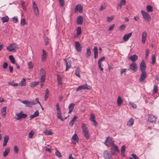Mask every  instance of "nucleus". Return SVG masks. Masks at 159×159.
Here are the masks:
<instances>
[{
  "mask_svg": "<svg viewBox=\"0 0 159 159\" xmlns=\"http://www.w3.org/2000/svg\"><path fill=\"white\" fill-rule=\"evenodd\" d=\"M8 64L6 62H4L2 66V67L4 69H6L7 68Z\"/></svg>",
  "mask_w": 159,
  "mask_h": 159,
  "instance_id": "052dcab7",
  "label": "nucleus"
},
{
  "mask_svg": "<svg viewBox=\"0 0 159 159\" xmlns=\"http://www.w3.org/2000/svg\"><path fill=\"white\" fill-rule=\"evenodd\" d=\"M59 4L61 7H62L64 5L65 1L64 0H58Z\"/></svg>",
  "mask_w": 159,
  "mask_h": 159,
  "instance_id": "09e8293b",
  "label": "nucleus"
},
{
  "mask_svg": "<svg viewBox=\"0 0 159 159\" xmlns=\"http://www.w3.org/2000/svg\"><path fill=\"white\" fill-rule=\"evenodd\" d=\"M93 51L94 53H98V48L97 47L95 46L94 47Z\"/></svg>",
  "mask_w": 159,
  "mask_h": 159,
  "instance_id": "13d9d810",
  "label": "nucleus"
},
{
  "mask_svg": "<svg viewBox=\"0 0 159 159\" xmlns=\"http://www.w3.org/2000/svg\"><path fill=\"white\" fill-rule=\"evenodd\" d=\"M147 36V33L146 31H143L142 33V42L143 44L145 43L146 39Z\"/></svg>",
  "mask_w": 159,
  "mask_h": 159,
  "instance_id": "f3484780",
  "label": "nucleus"
},
{
  "mask_svg": "<svg viewBox=\"0 0 159 159\" xmlns=\"http://www.w3.org/2000/svg\"><path fill=\"white\" fill-rule=\"evenodd\" d=\"M116 152H119V150H118V147L116 145L115 146L114 145L112 146V147L111 148V152L112 154L115 155L116 154Z\"/></svg>",
  "mask_w": 159,
  "mask_h": 159,
  "instance_id": "f8f14e48",
  "label": "nucleus"
},
{
  "mask_svg": "<svg viewBox=\"0 0 159 159\" xmlns=\"http://www.w3.org/2000/svg\"><path fill=\"white\" fill-rule=\"evenodd\" d=\"M9 138V136L7 135L5 136L4 137V139L3 143V146H5L7 145V143L8 141Z\"/></svg>",
  "mask_w": 159,
  "mask_h": 159,
  "instance_id": "bb28decb",
  "label": "nucleus"
},
{
  "mask_svg": "<svg viewBox=\"0 0 159 159\" xmlns=\"http://www.w3.org/2000/svg\"><path fill=\"white\" fill-rule=\"evenodd\" d=\"M12 20L14 23H16L18 21V18L16 16H14L12 18Z\"/></svg>",
  "mask_w": 159,
  "mask_h": 159,
  "instance_id": "603ef678",
  "label": "nucleus"
},
{
  "mask_svg": "<svg viewBox=\"0 0 159 159\" xmlns=\"http://www.w3.org/2000/svg\"><path fill=\"white\" fill-rule=\"evenodd\" d=\"M87 51L86 52V57L89 58L91 55V52L90 48L89 47L87 48Z\"/></svg>",
  "mask_w": 159,
  "mask_h": 159,
  "instance_id": "c85d7f7f",
  "label": "nucleus"
},
{
  "mask_svg": "<svg viewBox=\"0 0 159 159\" xmlns=\"http://www.w3.org/2000/svg\"><path fill=\"white\" fill-rule=\"evenodd\" d=\"M81 33V29L80 27H79L77 29V34L78 35H80Z\"/></svg>",
  "mask_w": 159,
  "mask_h": 159,
  "instance_id": "a18cd8bd",
  "label": "nucleus"
},
{
  "mask_svg": "<svg viewBox=\"0 0 159 159\" xmlns=\"http://www.w3.org/2000/svg\"><path fill=\"white\" fill-rule=\"evenodd\" d=\"M81 128L82 129L84 136L87 139H88L89 137V134L87 127L84 123H83L82 124Z\"/></svg>",
  "mask_w": 159,
  "mask_h": 159,
  "instance_id": "f257e3e1",
  "label": "nucleus"
},
{
  "mask_svg": "<svg viewBox=\"0 0 159 159\" xmlns=\"http://www.w3.org/2000/svg\"><path fill=\"white\" fill-rule=\"evenodd\" d=\"M56 151L55 152V154L57 156L59 157H62L61 154L60 152L57 149V148H56Z\"/></svg>",
  "mask_w": 159,
  "mask_h": 159,
  "instance_id": "c03bdc74",
  "label": "nucleus"
},
{
  "mask_svg": "<svg viewBox=\"0 0 159 159\" xmlns=\"http://www.w3.org/2000/svg\"><path fill=\"white\" fill-rule=\"evenodd\" d=\"M40 83V82H32L30 83V86L31 87H34L38 85Z\"/></svg>",
  "mask_w": 159,
  "mask_h": 159,
  "instance_id": "4c0bfd02",
  "label": "nucleus"
},
{
  "mask_svg": "<svg viewBox=\"0 0 159 159\" xmlns=\"http://www.w3.org/2000/svg\"><path fill=\"white\" fill-rule=\"evenodd\" d=\"M129 69L134 72H136L138 70V66L135 62H133L130 65Z\"/></svg>",
  "mask_w": 159,
  "mask_h": 159,
  "instance_id": "1a4fd4ad",
  "label": "nucleus"
},
{
  "mask_svg": "<svg viewBox=\"0 0 159 159\" xmlns=\"http://www.w3.org/2000/svg\"><path fill=\"white\" fill-rule=\"evenodd\" d=\"M75 12H77L79 11L80 12H82L83 11V7L81 6V5L80 4H79L77 5L76 7L75 8Z\"/></svg>",
  "mask_w": 159,
  "mask_h": 159,
  "instance_id": "ddd939ff",
  "label": "nucleus"
},
{
  "mask_svg": "<svg viewBox=\"0 0 159 159\" xmlns=\"http://www.w3.org/2000/svg\"><path fill=\"white\" fill-rule=\"evenodd\" d=\"M2 23H4L7 22L9 20V18L7 16H5L4 17H2L1 18Z\"/></svg>",
  "mask_w": 159,
  "mask_h": 159,
  "instance_id": "cd10ccee",
  "label": "nucleus"
},
{
  "mask_svg": "<svg viewBox=\"0 0 159 159\" xmlns=\"http://www.w3.org/2000/svg\"><path fill=\"white\" fill-rule=\"evenodd\" d=\"M130 104L132 105V106L133 108H137L136 105L135 104H134V103H130Z\"/></svg>",
  "mask_w": 159,
  "mask_h": 159,
  "instance_id": "338daca9",
  "label": "nucleus"
},
{
  "mask_svg": "<svg viewBox=\"0 0 159 159\" xmlns=\"http://www.w3.org/2000/svg\"><path fill=\"white\" fill-rule=\"evenodd\" d=\"M18 49L17 45L15 43L11 44L7 47V49L9 52L15 51Z\"/></svg>",
  "mask_w": 159,
  "mask_h": 159,
  "instance_id": "20e7f679",
  "label": "nucleus"
},
{
  "mask_svg": "<svg viewBox=\"0 0 159 159\" xmlns=\"http://www.w3.org/2000/svg\"><path fill=\"white\" fill-rule=\"evenodd\" d=\"M20 24L22 26H24L25 24V19L24 18H22L20 21Z\"/></svg>",
  "mask_w": 159,
  "mask_h": 159,
  "instance_id": "4d7b16f0",
  "label": "nucleus"
},
{
  "mask_svg": "<svg viewBox=\"0 0 159 159\" xmlns=\"http://www.w3.org/2000/svg\"><path fill=\"white\" fill-rule=\"evenodd\" d=\"M83 22V17L82 16H80L78 17L77 19V22L78 24H81Z\"/></svg>",
  "mask_w": 159,
  "mask_h": 159,
  "instance_id": "b1692460",
  "label": "nucleus"
},
{
  "mask_svg": "<svg viewBox=\"0 0 159 159\" xmlns=\"http://www.w3.org/2000/svg\"><path fill=\"white\" fill-rule=\"evenodd\" d=\"M42 52L43 53L41 56V59L42 61H44L47 57V54L45 50L44 49L42 50Z\"/></svg>",
  "mask_w": 159,
  "mask_h": 159,
  "instance_id": "6ab92c4d",
  "label": "nucleus"
},
{
  "mask_svg": "<svg viewBox=\"0 0 159 159\" xmlns=\"http://www.w3.org/2000/svg\"><path fill=\"white\" fill-rule=\"evenodd\" d=\"M125 145H124L122 146L121 149V153H122L123 154V156L124 157L125 156L124 154V152H125Z\"/></svg>",
  "mask_w": 159,
  "mask_h": 159,
  "instance_id": "37998d69",
  "label": "nucleus"
},
{
  "mask_svg": "<svg viewBox=\"0 0 159 159\" xmlns=\"http://www.w3.org/2000/svg\"><path fill=\"white\" fill-rule=\"evenodd\" d=\"M64 60L66 62V67L65 70L66 71H67L69 70V69L71 66V61H67V60L66 59H64Z\"/></svg>",
  "mask_w": 159,
  "mask_h": 159,
  "instance_id": "412c9836",
  "label": "nucleus"
},
{
  "mask_svg": "<svg viewBox=\"0 0 159 159\" xmlns=\"http://www.w3.org/2000/svg\"><path fill=\"white\" fill-rule=\"evenodd\" d=\"M126 3V0H121L119 4H118V7H119L120 8L122 6L125 5Z\"/></svg>",
  "mask_w": 159,
  "mask_h": 159,
  "instance_id": "c756f323",
  "label": "nucleus"
},
{
  "mask_svg": "<svg viewBox=\"0 0 159 159\" xmlns=\"http://www.w3.org/2000/svg\"><path fill=\"white\" fill-rule=\"evenodd\" d=\"M44 133L47 135H50L52 134V133L50 130H46L44 131Z\"/></svg>",
  "mask_w": 159,
  "mask_h": 159,
  "instance_id": "de8ad7c7",
  "label": "nucleus"
},
{
  "mask_svg": "<svg viewBox=\"0 0 159 159\" xmlns=\"http://www.w3.org/2000/svg\"><path fill=\"white\" fill-rule=\"evenodd\" d=\"M71 140L73 143L75 144L78 142L79 138L77 134H75L71 138Z\"/></svg>",
  "mask_w": 159,
  "mask_h": 159,
  "instance_id": "2eb2a0df",
  "label": "nucleus"
},
{
  "mask_svg": "<svg viewBox=\"0 0 159 159\" xmlns=\"http://www.w3.org/2000/svg\"><path fill=\"white\" fill-rule=\"evenodd\" d=\"M106 7V5L105 4H102L99 9L100 11H102L105 9Z\"/></svg>",
  "mask_w": 159,
  "mask_h": 159,
  "instance_id": "864d4df0",
  "label": "nucleus"
},
{
  "mask_svg": "<svg viewBox=\"0 0 159 159\" xmlns=\"http://www.w3.org/2000/svg\"><path fill=\"white\" fill-rule=\"evenodd\" d=\"M27 116V115L26 114H23L22 113V111H21L20 113H17L16 114L15 118L17 120H19L21 119L25 118Z\"/></svg>",
  "mask_w": 159,
  "mask_h": 159,
  "instance_id": "0eeeda50",
  "label": "nucleus"
},
{
  "mask_svg": "<svg viewBox=\"0 0 159 159\" xmlns=\"http://www.w3.org/2000/svg\"><path fill=\"white\" fill-rule=\"evenodd\" d=\"M146 8L148 12H152L153 11L152 7L150 5H148Z\"/></svg>",
  "mask_w": 159,
  "mask_h": 159,
  "instance_id": "72a5a7b5",
  "label": "nucleus"
},
{
  "mask_svg": "<svg viewBox=\"0 0 159 159\" xmlns=\"http://www.w3.org/2000/svg\"><path fill=\"white\" fill-rule=\"evenodd\" d=\"M140 70L141 72H145V70L146 69V65L144 60H143L141 63L140 66Z\"/></svg>",
  "mask_w": 159,
  "mask_h": 159,
  "instance_id": "9d476101",
  "label": "nucleus"
},
{
  "mask_svg": "<svg viewBox=\"0 0 159 159\" xmlns=\"http://www.w3.org/2000/svg\"><path fill=\"white\" fill-rule=\"evenodd\" d=\"M8 83L9 84L15 87L17 86L18 85V84L17 83H14L12 82H8Z\"/></svg>",
  "mask_w": 159,
  "mask_h": 159,
  "instance_id": "5fc2aeb1",
  "label": "nucleus"
},
{
  "mask_svg": "<svg viewBox=\"0 0 159 159\" xmlns=\"http://www.w3.org/2000/svg\"><path fill=\"white\" fill-rule=\"evenodd\" d=\"M40 75H46V72L43 69H41L40 71Z\"/></svg>",
  "mask_w": 159,
  "mask_h": 159,
  "instance_id": "79ce46f5",
  "label": "nucleus"
},
{
  "mask_svg": "<svg viewBox=\"0 0 159 159\" xmlns=\"http://www.w3.org/2000/svg\"><path fill=\"white\" fill-rule=\"evenodd\" d=\"M56 106L57 111V117L58 119H60L61 120L63 121L64 119L61 116L62 113L60 110L59 104L58 103H57Z\"/></svg>",
  "mask_w": 159,
  "mask_h": 159,
  "instance_id": "39448f33",
  "label": "nucleus"
},
{
  "mask_svg": "<svg viewBox=\"0 0 159 159\" xmlns=\"http://www.w3.org/2000/svg\"><path fill=\"white\" fill-rule=\"evenodd\" d=\"M21 102L26 105L25 107H31L32 105L36 104V102L34 100L30 101L28 100L22 101Z\"/></svg>",
  "mask_w": 159,
  "mask_h": 159,
  "instance_id": "423d86ee",
  "label": "nucleus"
},
{
  "mask_svg": "<svg viewBox=\"0 0 159 159\" xmlns=\"http://www.w3.org/2000/svg\"><path fill=\"white\" fill-rule=\"evenodd\" d=\"M57 80L58 84H61L62 83V78L59 75H57Z\"/></svg>",
  "mask_w": 159,
  "mask_h": 159,
  "instance_id": "e433bc0d",
  "label": "nucleus"
},
{
  "mask_svg": "<svg viewBox=\"0 0 159 159\" xmlns=\"http://www.w3.org/2000/svg\"><path fill=\"white\" fill-rule=\"evenodd\" d=\"M157 118V117H156L155 116L152 115H149L148 118V120L150 122H154L156 121Z\"/></svg>",
  "mask_w": 159,
  "mask_h": 159,
  "instance_id": "dca6fc26",
  "label": "nucleus"
},
{
  "mask_svg": "<svg viewBox=\"0 0 159 159\" xmlns=\"http://www.w3.org/2000/svg\"><path fill=\"white\" fill-rule=\"evenodd\" d=\"M10 152V148L9 147L6 148L5 150L3 152V156L5 157L8 155Z\"/></svg>",
  "mask_w": 159,
  "mask_h": 159,
  "instance_id": "2f4dec72",
  "label": "nucleus"
},
{
  "mask_svg": "<svg viewBox=\"0 0 159 159\" xmlns=\"http://www.w3.org/2000/svg\"><path fill=\"white\" fill-rule=\"evenodd\" d=\"M9 59L10 60L11 62L13 64L15 63V61L14 58L12 55H10L9 56Z\"/></svg>",
  "mask_w": 159,
  "mask_h": 159,
  "instance_id": "58836bf2",
  "label": "nucleus"
},
{
  "mask_svg": "<svg viewBox=\"0 0 159 159\" xmlns=\"http://www.w3.org/2000/svg\"><path fill=\"white\" fill-rule=\"evenodd\" d=\"M18 148L16 146H14V150L15 152H17L18 151Z\"/></svg>",
  "mask_w": 159,
  "mask_h": 159,
  "instance_id": "680f3d73",
  "label": "nucleus"
},
{
  "mask_svg": "<svg viewBox=\"0 0 159 159\" xmlns=\"http://www.w3.org/2000/svg\"><path fill=\"white\" fill-rule=\"evenodd\" d=\"M34 134V132L33 131H31L29 133V137L30 138H31Z\"/></svg>",
  "mask_w": 159,
  "mask_h": 159,
  "instance_id": "6e6d98bb",
  "label": "nucleus"
},
{
  "mask_svg": "<svg viewBox=\"0 0 159 159\" xmlns=\"http://www.w3.org/2000/svg\"><path fill=\"white\" fill-rule=\"evenodd\" d=\"M103 156L105 159H112L111 155L109 154L107 150H105L103 152Z\"/></svg>",
  "mask_w": 159,
  "mask_h": 159,
  "instance_id": "4468645a",
  "label": "nucleus"
},
{
  "mask_svg": "<svg viewBox=\"0 0 159 159\" xmlns=\"http://www.w3.org/2000/svg\"><path fill=\"white\" fill-rule=\"evenodd\" d=\"M134 121L133 119L130 118L128 121L127 125L128 126H130L133 125L134 124Z\"/></svg>",
  "mask_w": 159,
  "mask_h": 159,
  "instance_id": "c9c22d12",
  "label": "nucleus"
},
{
  "mask_svg": "<svg viewBox=\"0 0 159 159\" xmlns=\"http://www.w3.org/2000/svg\"><path fill=\"white\" fill-rule=\"evenodd\" d=\"M28 66L29 69H32L33 68L34 65L32 62L30 61L28 63Z\"/></svg>",
  "mask_w": 159,
  "mask_h": 159,
  "instance_id": "ea45409f",
  "label": "nucleus"
},
{
  "mask_svg": "<svg viewBox=\"0 0 159 159\" xmlns=\"http://www.w3.org/2000/svg\"><path fill=\"white\" fill-rule=\"evenodd\" d=\"M7 109V107H4L1 110V112L2 114V117L3 118H4L6 116V110Z\"/></svg>",
  "mask_w": 159,
  "mask_h": 159,
  "instance_id": "5701e85b",
  "label": "nucleus"
},
{
  "mask_svg": "<svg viewBox=\"0 0 159 159\" xmlns=\"http://www.w3.org/2000/svg\"><path fill=\"white\" fill-rule=\"evenodd\" d=\"M127 70L128 69H121L120 72L121 75H122L124 72H125V71Z\"/></svg>",
  "mask_w": 159,
  "mask_h": 159,
  "instance_id": "69168bd1",
  "label": "nucleus"
},
{
  "mask_svg": "<svg viewBox=\"0 0 159 159\" xmlns=\"http://www.w3.org/2000/svg\"><path fill=\"white\" fill-rule=\"evenodd\" d=\"M25 80V79L23 78L21 80L19 84V85L20 86H25L26 85Z\"/></svg>",
  "mask_w": 159,
  "mask_h": 159,
  "instance_id": "f704fd0d",
  "label": "nucleus"
},
{
  "mask_svg": "<svg viewBox=\"0 0 159 159\" xmlns=\"http://www.w3.org/2000/svg\"><path fill=\"white\" fill-rule=\"evenodd\" d=\"M142 73L139 79V80L141 82L143 81L146 78L147 76V73L146 72H142Z\"/></svg>",
  "mask_w": 159,
  "mask_h": 159,
  "instance_id": "a211bd4d",
  "label": "nucleus"
},
{
  "mask_svg": "<svg viewBox=\"0 0 159 159\" xmlns=\"http://www.w3.org/2000/svg\"><path fill=\"white\" fill-rule=\"evenodd\" d=\"M91 117L90 118V120L92 121H93V120H95V115L93 114H91Z\"/></svg>",
  "mask_w": 159,
  "mask_h": 159,
  "instance_id": "3c124183",
  "label": "nucleus"
},
{
  "mask_svg": "<svg viewBox=\"0 0 159 159\" xmlns=\"http://www.w3.org/2000/svg\"><path fill=\"white\" fill-rule=\"evenodd\" d=\"M104 143L106 146L108 147L114 145L113 139L109 137L107 138Z\"/></svg>",
  "mask_w": 159,
  "mask_h": 159,
  "instance_id": "7ed1b4c3",
  "label": "nucleus"
},
{
  "mask_svg": "<svg viewBox=\"0 0 159 159\" xmlns=\"http://www.w3.org/2000/svg\"><path fill=\"white\" fill-rule=\"evenodd\" d=\"M115 26V24H113L111 25L109 28V30H111L113 29L114 28Z\"/></svg>",
  "mask_w": 159,
  "mask_h": 159,
  "instance_id": "0e129e2a",
  "label": "nucleus"
},
{
  "mask_svg": "<svg viewBox=\"0 0 159 159\" xmlns=\"http://www.w3.org/2000/svg\"><path fill=\"white\" fill-rule=\"evenodd\" d=\"M132 34V32L129 33L128 34H125L123 37V40L124 41H127L129 38L131 36Z\"/></svg>",
  "mask_w": 159,
  "mask_h": 159,
  "instance_id": "aec40b11",
  "label": "nucleus"
},
{
  "mask_svg": "<svg viewBox=\"0 0 159 159\" xmlns=\"http://www.w3.org/2000/svg\"><path fill=\"white\" fill-rule=\"evenodd\" d=\"M91 89V87L90 86L85 84L81 85L77 88L76 89V91L78 92L83 89Z\"/></svg>",
  "mask_w": 159,
  "mask_h": 159,
  "instance_id": "6e6552de",
  "label": "nucleus"
},
{
  "mask_svg": "<svg viewBox=\"0 0 159 159\" xmlns=\"http://www.w3.org/2000/svg\"><path fill=\"white\" fill-rule=\"evenodd\" d=\"M46 75H41V77H40V82H44L45 78H46Z\"/></svg>",
  "mask_w": 159,
  "mask_h": 159,
  "instance_id": "8fccbe9b",
  "label": "nucleus"
},
{
  "mask_svg": "<svg viewBox=\"0 0 159 159\" xmlns=\"http://www.w3.org/2000/svg\"><path fill=\"white\" fill-rule=\"evenodd\" d=\"M138 59V57L136 55H134L129 57V59L132 61L134 62Z\"/></svg>",
  "mask_w": 159,
  "mask_h": 159,
  "instance_id": "393cba45",
  "label": "nucleus"
},
{
  "mask_svg": "<svg viewBox=\"0 0 159 159\" xmlns=\"http://www.w3.org/2000/svg\"><path fill=\"white\" fill-rule=\"evenodd\" d=\"M44 40L45 43V45H47L49 42L48 38L47 37H45L44 39Z\"/></svg>",
  "mask_w": 159,
  "mask_h": 159,
  "instance_id": "bf43d9fd",
  "label": "nucleus"
},
{
  "mask_svg": "<svg viewBox=\"0 0 159 159\" xmlns=\"http://www.w3.org/2000/svg\"><path fill=\"white\" fill-rule=\"evenodd\" d=\"M152 65H154L156 61V57L154 55H153L152 57Z\"/></svg>",
  "mask_w": 159,
  "mask_h": 159,
  "instance_id": "49530a36",
  "label": "nucleus"
},
{
  "mask_svg": "<svg viewBox=\"0 0 159 159\" xmlns=\"http://www.w3.org/2000/svg\"><path fill=\"white\" fill-rule=\"evenodd\" d=\"M141 13L143 19L147 22H150L151 20L150 15L147 12L142 10Z\"/></svg>",
  "mask_w": 159,
  "mask_h": 159,
  "instance_id": "f03ea898",
  "label": "nucleus"
},
{
  "mask_svg": "<svg viewBox=\"0 0 159 159\" xmlns=\"http://www.w3.org/2000/svg\"><path fill=\"white\" fill-rule=\"evenodd\" d=\"M80 70L79 68L77 67L75 70V75L79 78H80L81 76L80 74Z\"/></svg>",
  "mask_w": 159,
  "mask_h": 159,
  "instance_id": "473e14b6",
  "label": "nucleus"
},
{
  "mask_svg": "<svg viewBox=\"0 0 159 159\" xmlns=\"http://www.w3.org/2000/svg\"><path fill=\"white\" fill-rule=\"evenodd\" d=\"M122 102L123 101L122 98L120 96H119L118 97L117 99V103L118 106H120Z\"/></svg>",
  "mask_w": 159,
  "mask_h": 159,
  "instance_id": "7c9ffc66",
  "label": "nucleus"
},
{
  "mask_svg": "<svg viewBox=\"0 0 159 159\" xmlns=\"http://www.w3.org/2000/svg\"><path fill=\"white\" fill-rule=\"evenodd\" d=\"M131 155L134 158V159H139L138 157L135 154L133 153Z\"/></svg>",
  "mask_w": 159,
  "mask_h": 159,
  "instance_id": "774afa93",
  "label": "nucleus"
},
{
  "mask_svg": "<svg viewBox=\"0 0 159 159\" xmlns=\"http://www.w3.org/2000/svg\"><path fill=\"white\" fill-rule=\"evenodd\" d=\"M75 106V104L74 103H70L68 106L69 112L68 113H71L74 108Z\"/></svg>",
  "mask_w": 159,
  "mask_h": 159,
  "instance_id": "a878e982",
  "label": "nucleus"
},
{
  "mask_svg": "<svg viewBox=\"0 0 159 159\" xmlns=\"http://www.w3.org/2000/svg\"><path fill=\"white\" fill-rule=\"evenodd\" d=\"M75 45L76 49L78 52H80L81 51V47L79 42H75Z\"/></svg>",
  "mask_w": 159,
  "mask_h": 159,
  "instance_id": "4be33fe9",
  "label": "nucleus"
},
{
  "mask_svg": "<svg viewBox=\"0 0 159 159\" xmlns=\"http://www.w3.org/2000/svg\"><path fill=\"white\" fill-rule=\"evenodd\" d=\"M32 5L34 14L36 15H38L39 14V12L37 4L34 2H33L32 3Z\"/></svg>",
  "mask_w": 159,
  "mask_h": 159,
  "instance_id": "9b49d317",
  "label": "nucleus"
},
{
  "mask_svg": "<svg viewBox=\"0 0 159 159\" xmlns=\"http://www.w3.org/2000/svg\"><path fill=\"white\" fill-rule=\"evenodd\" d=\"M39 113L38 111L37 110L34 112V115L36 117L39 116Z\"/></svg>",
  "mask_w": 159,
  "mask_h": 159,
  "instance_id": "e2e57ef3",
  "label": "nucleus"
},
{
  "mask_svg": "<svg viewBox=\"0 0 159 159\" xmlns=\"http://www.w3.org/2000/svg\"><path fill=\"white\" fill-rule=\"evenodd\" d=\"M158 91V87L157 86L155 85L154 86L153 93L154 94H156Z\"/></svg>",
  "mask_w": 159,
  "mask_h": 159,
  "instance_id": "a19ab883",
  "label": "nucleus"
}]
</instances>
